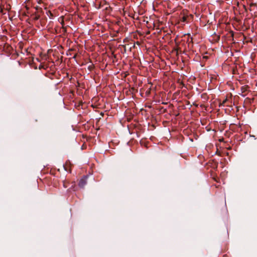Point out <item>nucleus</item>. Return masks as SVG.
<instances>
[{
    "label": "nucleus",
    "instance_id": "obj_1",
    "mask_svg": "<svg viewBox=\"0 0 257 257\" xmlns=\"http://www.w3.org/2000/svg\"><path fill=\"white\" fill-rule=\"evenodd\" d=\"M88 178L87 176H84L81 178L78 183V185L80 188H84L85 185L87 184V179Z\"/></svg>",
    "mask_w": 257,
    "mask_h": 257
},
{
    "label": "nucleus",
    "instance_id": "obj_2",
    "mask_svg": "<svg viewBox=\"0 0 257 257\" xmlns=\"http://www.w3.org/2000/svg\"><path fill=\"white\" fill-rule=\"evenodd\" d=\"M167 52L175 53L177 55L179 52H182V49H167Z\"/></svg>",
    "mask_w": 257,
    "mask_h": 257
},
{
    "label": "nucleus",
    "instance_id": "obj_3",
    "mask_svg": "<svg viewBox=\"0 0 257 257\" xmlns=\"http://www.w3.org/2000/svg\"><path fill=\"white\" fill-rule=\"evenodd\" d=\"M93 67H94L93 65H90L88 66V68L90 71H91L93 69Z\"/></svg>",
    "mask_w": 257,
    "mask_h": 257
},
{
    "label": "nucleus",
    "instance_id": "obj_4",
    "mask_svg": "<svg viewBox=\"0 0 257 257\" xmlns=\"http://www.w3.org/2000/svg\"><path fill=\"white\" fill-rule=\"evenodd\" d=\"M228 101L227 98H226L223 101L222 103H221L222 105H224L225 103Z\"/></svg>",
    "mask_w": 257,
    "mask_h": 257
},
{
    "label": "nucleus",
    "instance_id": "obj_5",
    "mask_svg": "<svg viewBox=\"0 0 257 257\" xmlns=\"http://www.w3.org/2000/svg\"><path fill=\"white\" fill-rule=\"evenodd\" d=\"M241 90H242V92H245V91H246L247 89L244 87H242Z\"/></svg>",
    "mask_w": 257,
    "mask_h": 257
},
{
    "label": "nucleus",
    "instance_id": "obj_6",
    "mask_svg": "<svg viewBox=\"0 0 257 257\" xmlns=\"http://www.w3.org/2000/svg\"><path fill=\"white\" fill-rule=\"evenodd\" d=\"M208 58V56H207L204 55V56H203V59H205V60H206V59H207Z\"/></svg>",
    "mask_w": 257,
    "mask_h": 257
},
{
    "label": "nucleus",
    "instance_id": "obj_7",
    "mask_svg": "<svg viewBox=\"0 0 257 257\" xmlns=\"http://www.w3.org/2000/svg\"><path fill=\"white\" fill-rule=\"evenodd\" d=\"M12 50L13 51H15V53H17V56H18V52L17 51V49H12Z\"/></svg>",
    "mask_w": 257,
    "mask_h": 257
},
{
    "label": "nucleus",
    "instance_id": "obj_8",
    "mask_svg": "<svg viewBox=\"0 0 257 257\" xmlns=\"http://www.w3.org/2000/svg\"><path fill=\"white\" fill-rule=\"evenodd\" d=\"M245 101H249V102H250V103L251 102L250 99L249 98H246L245 99Z\"/></svg>",
    "mask_w": 257,
    "mask_h": 257
},
{
    "label": "nucleus",
    "instance_id": "obj_9",
    "mask_svg": "<svg viewBox=\"0 0 257 257\" xmlns=\"http://www.w3.org/2000/svg\"><path fill=\"white\" fill-rule=\"evenodd\" d=\"M53 49H49L48 50V53H50V52H52Z\"/></svg>",
    "mask_w": 257,
    "mask_h": 257
},
{
    "label": "nucleus",
    "instance_id": "obj_10",
    "mask_svg": "<svg viewBox=\"0 0 257 257\" xmlns=\"http://www.w3.org/2000/svg\"><path fill=\"white\" fill-rule=\"evenodd\" d=\"M225 53H227V56H229V54H228L229 51H228V50H227L226 52H225Z\"/></svg>",
    "mask_w": 257,
    "mask_h": 257
},
{
    "label": "nucleus",
    "instance_id": "obj_11",
    "mask_svg": "<svg viewBox=\"0 0 257 257\" xmlns=\"http://www.w3.org/2000/svg\"><path fill=\"white\" fill-rule=\"evenodd\" d=\"M74 49H68V51L70 52V51H72L73 50H74Z\"/></svg>",
    "mask_w": 257,
    "mask_h": 257
},
{
    "label": "nucleus",
    "instance_id": "obj_12",
    "mask_svg": "<svg viewBox=\"0 0 257 257\" xmlns=\"http://www.w3.org/2000/svg\"><path fill=\"white\" fill-rule=\"evenodd\" d=\"M114 53V51H112V54L114 55V57H115V56Z\"/></svg>",
    "mask_w": 257,
    "mask_h": 257
},
{
    "label": "nucleus",
    "instance_id": "obj_13",
    "mask_svg": "<svg viewBox=\"0 0 257 257\" xmlns=\"http://www.w3.org/2000/svg\"><path fill=\"white\" fill-rule=\"evenodd\" d=\"M64 187L65 188H66V187H67V186L66 185V184H64Z\"/></svg>",
    "mask_w": 257,
    "mask_h": 257
},
{
    "label": "nucleus",
    "instance_id": "obj_14",
    "mask_svg": "<svg viewBox=\"0 0 257 257\" xmlns=\"http://www.w3.org/2000/svg\"><path fill=\"white\" fill-rule=\"evenodd\" d=\"M28 49H24V50H25V52H28Z\"/></svg>",
    "mask_w": 257,
    "mask_h": 257
},
{
    "label": "nucleus",
    "instance_id": "obj_15",
    "mask_svg": "<svg viewBox=\"0 0 257 257\" xmlns=\"http://www.w3.org/2000/svg\"><path fill=\"white\" fill-rule=\"evenodd\" d=\"M230 55H232V51H231V52H230Z\"/></svg>",
    "mask_w": 257,
    "mask_h": 257
},
{
    "label": "nucleus",
    "instance_id": "obj_16",
    "mask_svg": "<svg viewBox=\"0 0 257 257\" xmlns=\"http://www.w3.org/2000/svg\"><path fill=\"white\" fill-rule=\"evenodd\" d=\"M123 50L124 52H125V51H126V49H123Z\"/></svg>",
    "mask_w": 257,
    "mask_h": 257
},
{
    "label": "nucleus",
    "instance_id": "obj_17",
    "mask_svg": "<svg viewBox=\"0 0 257 257\" xmlns=\"http://www.w3.org/2000/svg\"><path fill=\"white\" fill-rule=\"evenodd\" d=\"M185 18H183V21H185Z\"/></svg>",
    "mask_w": 257,
    "mask_h": 257
},
{
    "label": "nucleus",
    "instance_id": "obj_18",
    "mask_svg": "<svg viewBox=\"0 0 257 257\" xmlns=\"http://www.w3.org/2000/svg\"><path fill=\"white\" fill-rule=\"evenodd\" d=\"M76 57V55H74V56H73V58H75Z\"/></svg>",
    "mask_w": 257,
    "mask_h": 257
}]
</instances>
